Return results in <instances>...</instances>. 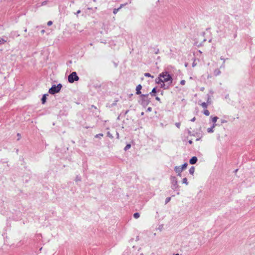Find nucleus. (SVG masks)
<instances>
[{
  "mask_svg": "<svg viewBox=\"0 0 255 255\" xmlns=\"http://www.w3.org/2000/svg\"><path fill=\"white\" fill-rule=\"evenodd\" d=\"M172 79L170 74H169L167 72H163L161 73L159 77L156 79V83L160 84H164V82H166L168 81L172 82Z\"/></svg>",
  "mask_w": 255,
  "mask_h": 255,
  "instance_id": "1",
  "label": "nucleus"
},
{
  "mask_svg": "<svg viewBox=\"0 0 255 255\" xmlns=\"http://www.w3.org/2000/svg\"><path fill=\"white\" fill-rule=\"evenodd\" d=\"M62 86L61 84H57V85H53L48 90V92L50 94H54L55 93H58L61 88H62Z\"/></svg>",
  "mask_w": 255,
  "mask_h": 255,
  "instance_id": "2",
  "label": "nucleus"
},
{
  "mask_svg": "<svg viewBox=\"0 0 255 255\" xmlns=\"http://www.w3.org/2000/svg\"><path fill=\"white\" fill-rule=\"evenodd\" d=\"M78 80L79 77L75 72H72L68 77V82L70 83H72L74 81H77Z\"/></svg>",
  "mask_w": 255,
  "mask_h": 255,
  "instance_id": "3",
  "label": "nucleus"
},
{
  "mask_svg": "<svg viewBox=\"0 0 255 255\" xmlns=\"http://www.w3.org/2000/svg\"><path fill=\"white\" fill-rule=\"evenodd\" d=\"M210 103H211L210 99L209 98L207 103H205V102L202 103L201 105L203 108L206 109L207 108L208 104H209Z\"/></svg>",
  "mask_w": 255,
  "mask_h": 255,
  "instance_id": "4",
  "label": "nucleus"
},
{
  "mask_svg": "<svg viewBox=\"0 0 255 255\" xmlns=\"http://www.w3.org/2000/svg\"><path fill=\"white\" fill-rule=\"evenodd\" d=\"M197 161V158L196 156L192 157L190 160V163L191 164H194L196 163Z\"/></svg>",
  "mask_w": 255,
  "mask_h": 255,
  "instance_id": "5",
  "label": "nucleus"
},
{
  "mask_svg": "<svg viewBox=\"0 0 255 255\" xmlns=\"http://www.w3.org/2000/svg\"><path fill=\"white\" fill-rule=\"evenodd\" d=\"M174 169L175 171L179 174H180L181 172L182 171V168H181V166H175Z\"/></svg>",
  "mask_w": 255,
  "mask_h": 255,
  "instance_id": "6",
  "label": "nucleus"
},
{
  "mask_svg": "<svg viewBox=\"0 0 255 255\" xmlns=\"http://www.w3.org/2000/svg\"><path fill=\"white\" fill-rule=\"evenodd\" d=\"M141 85L139 84L136 87V94H139L141 93L140 90L141 89Z\"/></svg>",
  "mask_w": 255,
  "mask_h": 255,
  "instance_id": "7",
  "label": "nucleus"
},
{
  "mask_svg": "<svg viewBox=\"0 0 255 255\" xmlns=\"http://www.w3.org/2000/svg\"><path fill=\"white\" fill-rule=\"evenodd\" d=\"M47 96H48V94H44L43 95L42 99H41V101H42V104H45V103L46 102V97Z\"/></svg>",
  "mask_w": 255,
  "mask_h": 255,
  "instance_id": "8",
  "label": "nucleus"
},
{
  "mask_svg": "<svg viewBox=\"0 0 255 255\" xmlns=\"http://www.w3.org/2000/svg\"><path fill=\"white\" fill-rule=\"evenodd\" d=\"M214 126H212L210 128H207V132H209V133H212L214 132Z\"/></svg>",
  "mask_w": 255,
  "mask_h": 255,
  "instance_id": "9",
  "label": "nucleus"
},
{
  "mask_svg": "<svg viewBox=\"0 0 255 255\" xmlns=\"http://www.w3.org/2000/svg\"><path fill=\"white\" fill-rule=\"evenodd\" d=\"M189 173L193 175L194 173V171H195V168L194 167H191L190 169H189Z\"/></svg>",
  "mask_w": 255,
  "mask_h": 255,
  "instance_id": "10",
  "label": "nucleus"
},
{
  "mask_svg": "<svg viewBox=\"0 0 255 255\" xmlns=\"http://www.w3.org/2000/svg\"><path fill=\"white\" fill-rule=\"evenodd\" d=\"M218 118L217 117H211V120L213 123H216Z\"/></svg>",
  "mask_w": 255,
  "mask_h": 255,
  "instance_id": "11",
  "label": "nucleus"
},
{
  "mask_svg": "<svg viewBox=\"0 0 255 255\" xmlns=\"http://www.w3.org/2000/svg\"><path fill=\"white\" fill-rule=\"evenodd\" d=\"M123 5L122 4L119 8L114 9V10L113 11V13L114 14H116L117 13V12L118 11V10L122 7Z\"/></svg>",
  "mask_w": 255,
  "mask_h": 255,
  "instance_id": "12",
  "label": "nucleus"
},
{
  "mask_svg": "<svg viewBox=\"0 0 255 255\" xmlns=\"http://www.w3.org/2000/svg\"><path fill=\"white\" fill-rule=\"evenodd\" d=\"M204 114L207 116H208L210 115V113L208 110H205L204 111Z\"/></svg>",
  "mask_w": 255,
  "mask_h": 255,
  "instance_id": "13",
  "label": "nucleus"
},
{
  "mask_svg": "<svg viewBox=\"0 0 255 255\" xmlns=\"http://www.w3.org/2000/svg\"><path fill=\"white\" fill-rule=\"evenodd\" d=\"M133 217L135 219H137L139 217V214L138 213H135L133 214Z\"/></svg>",
  "mask_w": 255,
  "mask_h": 255,
  "instance_id": "14",
  "label": "nucleus"
},
{
  "mask_svg": "<svg viewBox=\"0 0 255 255\" xmlns=\"http://www.w3.org/2000/svg\"><path fill=\"white\" fill-rule=\"evenodd\" d=\"M187 163H184L181 166V168H182V170H183L184 169L186 168L187 167Z\"/></svg>",
  "mask_w": 255,
  "mask_h": 255,
  "instance_id": "15",
  "label": "nucleus"
},
{
  "mask_svg": "<svg viewBox=\"0 0 255 255\" xmlns=\"http://www.w3.org/2000/svg\"><path fill=\"white\" fill-rule=\"evenodd\" d=\"M183 184H185L186 185H188V182H187V179L186 178H184L183 179Z\"/></svg>",
  "mask_w": 255,
  "mask_h": 255,
  "instance_id": "16",
  "label": "nucleus"
},
{
  "mask_svg": "<svg viewBox=\"0 0 255 255\" xmlns=\"http://www.w3.org/2000/svg\"><path fill=\"white\" fill-rule=\"evenodd\" d=\"M144 76L145 77H151L152 78H153V76H151L149 73H145L144 74Z\"/></svg>",
  "mask_w": 255,
  "mask_h": 255,
  "instance_id": "17",
  "label": "nucleus"
},
{
  "mask_svg": "<svg viewBox=\"0 0 255 255\" xmlns=\"http://www.w3.org/2000/svg\"><path fill=\"white\" fill-rule=\"evenodd\" d=\"M103 136V134L102 133H100V134H96L95 135V137H96V138H101Z\"/></svg>",
  "mask_w": 255,
  "mask_h": 255,
  "instance_id": "18",
  "label": "nucleus"
},
{
  "mask_svg": "<svg viewBox=\"0 0 255 255\" xmlns=\"http://www.w3.org/2000/svg\"><path fill=\"white\" fill-rule=\"evenodd\" d=\"M130 146L131 145L130 144H128L125 148V150H127V149L130 148Z\"/></svg>",
  "mask_w": 255,
  "mask_h": 255,
  "instance_id": "19",
  "label": "nucleus"
},
{
  "mask_svg": "<svg viewBox=\"0 0 255 255\" xmlns=\"http://www.w3.org/2000/svg\"><path fill=\"white\" fill-rule=\"evenodd\" d=\"M52 24V21H49L47 22V25L48 26H51Z\"/></svg>",
  "mask_w": 255,
  "mask_h": 255,
  "instance_id": "20",
  "label": "nucleus"
},
{
  "mask_svg": "<svg viewBox=\"0 0 255 255\" xmlns=\"http://www.w3.org/2000/svg\"><path fill=\"white\" fill-rule=\"evenodd\" d=\"M175 125L178 128H179L180 126V124L179 123H176Z\"/></svg>",
  "mask_w": 255,
  "mask_h": 255,
  "instance_id": "21",
  "label": "nucleus"
},
{
  "mask_svg": "<svg viewBox=\"0 0 255 255\" xmlns=\"http://www.w3.org/2000/svg\"><path fill=\"white\" fill-rule=\"evenodd\" d=\"M185 80H181V81H180V84H181V85H184V84H185Z\"/></svg>",
  "mask_w": 255,
  "mask_h": 255,
  "instance_id": "22",
  "label": "nucleus"
},
{
  "mask_svg": "<svg viewBox=\"0 0 255 255\" xmlns=\"http://www.w3.org/2000/svg\"><path fill=\"white\" fill-rule=\"evenodd\" d=\"M4 42V40L3 39L0 38V44L3 43Z\"/></svg>",
  "mask_w": 255,
  "mask_h": 255,
  "instance_id": "23",
  "label": "nucleus"
},
{
  "mask_svg": "<svg viewBox=\"0 0 255 255\" xmlns=\"http://www.w3.org/2000/svg\"><path fill=\"white\" fill-rule=\"evenodd\" d=\"M108 135L109 137H111V138H112V137H113V136L112 135V134H111L109 132H108Z\"/></svg>",
  "mask_w": 255,
  "mask_h": 255,
  "instance_id": "24",
  "label": "nucleus"
},
{
  "mask_svg": "<svg viewBox=\"0 0 255 255\" xmlns=\"http://www.w3.org/2000/svg\"><path fill=\"white\" fill-rule=\"evenodd\" d=\"M155 92H156L155 88H154L152 90L151 93H155Z\"/></svg>",
  "mask_w": 255,
  "mask_h": 255,
  "instance_id": "25",
  "label": "nucleus"
},
{
  "mask_svg": "<svg viewBox=\"0 0 255 255\" xmlns=\"http://www.w3.org/2000/svg\"><path fill=\"white\" fill-rule=\"evenodd\" d=\"M147 111L148 112H151V108H150V107L148 108Z\"/></svg>",
  "mask_w": 255,
  "mask_h": 255,
  "instance_id": "26",
  "label": "nucleus"
},
{
  "mask_svg": "<svg viewBox=\"0 0 255 255\" xmlns=\"http://www.w3.org/2000/svg\"><path fill=\"white\" fill-rule=\"evenodd\" d=\"M195 117H194L193 119H192L191 120V122H194V121H195Z\"/></svg>",
  "mask_w": 255,
  "mask_h": 255,
  "instance_id": "27",
  "label": "nucleus"
},
{
  "mask_svg": "<svg viewBox=\"0 0 255 255\" xmlns=\"http://www.w3.org/2000/svg\"><path fill=\"white\" fill-rule=\"evenodd\" d=\"M212 126H214V128H215V127L216 126V123H215V124H214V123H213V124Z\"/></svg>",
  "mask_w": 255,
  "mask_h": 255,
  "instance_id": "28",
  "label": "nucleus"
},
{
  "mask_svg": "<svg viewBox=\"0 0 255 255\" xmlns=\"http://www.w3.org/2000/svg\"><path fill=\"white\" fill-rule=\"evenodd\" d=\"M156 99L157 101H160V99H159L158 97H156Z\"/></svg>",
  "mask_w": 255,
  "mask_h": 255,
  "instance_id": "29",
  "label": "nucleus"
},
{
  "mask_svg": "<svg viewBox=\"0 0 255 255\" xmlns=\"http://www.w3.org/2000/svg\"><path fill=\"white\" fill-rule=\"evenodd\" d=\"M80 12V10H78V11H77V14H78V13H79Z\"/></svg>",
  "mask_w": 255,
  "mask_h": 255,
  "instance_id": "30",
  "label": "nucleus"
},
{
  "mask_svg": "<svg viewBox=\"0 0 255 255\" xmlns=\"http://www.w3.org/2000/svg\"><path fill=\"white\" fill-rule=\"evenodd\" d=\"M189 143H190V144H191V143H192V141L191 140H189Z\"/></svg>",
  "mask_w": 255,
  "mask_h": 255,
  "instance_id": "31",
  "label": "nucleus"
},
{
  "mask_svg": "<svg viewBox=\"0 0 255 255\" xmlns=\"http://www.w3.org/2000/svg\"><path fill=\"white\" fill-rule=\"evenodd\" d=\"M117 136H118V138H119V133H117Z\"/></svg>",
  "mask_w": 255,
  "mask_h": 255,
  "instance_id": "32",
  "label": "nucleus"
},
{
  "mask_svg": "<svg viewBox=\"0 0 255 255\" xmlns=\"http://www.w3.org/2000/svg\"><path fill=\"white\" fill-rule=\"evenodd\" d=\"M117 136H118V138H119V133H117Z\"/></svg>",
  "mask_w": 255,
  "mask_h": 255,
  "instance_id": "33",
  "label": "nucleus"
},
{
  "mask_svg": "<svg viewBox=\"0 0 255 255\" xmlns=\"http://www.w3.org/2000/svg\"><path fill=\"white\" fill-rule=\"evenodd\" d=\"M204 87H203V88H201V90H202V91H203V90H204Z\"/></svg>",
  "mask_w": 255,
  "mask_h": 255,
  "instance_id": "34",
  "label": "nucleus"
},
{
  "mask_svg": "<svg viewBox=\"0 0 255 255\" xmlns=\"http://www.w3.org/2000/svg\"><path fill=\"white\" fill-rule=\"evenodd\" d=\"M170 198H169L167 199V201H169V200H170Z\"/></svg>",
  "mask_w": 255,
  "mask_h": 255,
  "instance_id": "35",
  "label": "nucleus"
},
{
  "mask_svg": "<svg viewBox=\"0 0 255 255\" xmlns=\"http://www.w3.org/2000/svg\"><path fill=\"white\" fill-rule=\"evenodd\" d=\"M141 115H143V112H142V113H141Z\"/></svg>",
  "mask_w": 255,
  "mask_h": 255,
  "instance_id": "36",
  "label": "nucleus"
},
{
  "mask_svg": "<svg viewBox=\"0 0 255 255\" xmlns=\"http://www.w3.org/2000/svg\"><path fill=\"white\" fill-rule=\"evenodd\" d=\"M175 255H179V254H176Z\"/></svg>",
  "mask_w": 255,
  "mask_h": 255,
  "instance_id": "37",
  "label": "nucleus"
}]
</instances>
